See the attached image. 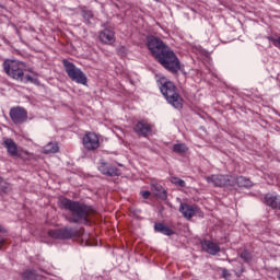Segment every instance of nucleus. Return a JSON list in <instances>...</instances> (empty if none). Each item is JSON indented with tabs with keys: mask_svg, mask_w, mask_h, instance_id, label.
<instances>
[{
	"mask_svg": "<svg viewBox=\"0 0 280 280\" xmlns=\"http://www.w3.org/2000/svg\"><path fill=\"white\" fill-rule=\"evenodd\" d=\"M83 148L90 152L97 150L100 148V136L97 133L88 131L82 139Z\"/></svg>",
	"mask_w": 280,
	"mask_h": 280,
	"instance_id": "nucleus-7",
	"label": "nucleus"
},
{
	"mask_svg": "<svg viewBox=\"0 0 280 280\" xmlns=\"http://www.w3.org/2000/svg\"><path fill=\"white\" fill-rule=\"evenodd\" d=\"M60 148L58 147V143L56 142H49L44 148V154H56V152H59Z\"/></svg>",
	"mask_w": 280,
	"mask_h": 280,
	"instance_id": "nucleus-19",
	"label": "nucleus"
},
{
	"mask_svg": "<svg viewBox=\"0 0 280 280\" xmlns=\"http://www.w3.org/2000/svg\"><path fill=\"white\" fill-rule=\"evenodd\" d=\"M4 231H5V229L0 225V233H3Z\"/></svg>",
	"mask_w": 280,
	"mask_h": 280,
	"instance_id": "nucleus-29",
	"label": "nucleus"
},
{
	"mask_svg": "<svg viewBox=\"0 0 280 280\" xmlns=\"http://www.w3.org/2000/svg\"><path fill=\"white\" fill-rule=\"evenodd\" d=\"M206 180L214 187H234L237 185V177L233 175H211L206 177Z\"/></svg>",
	"mask_w": 280,
	"mask_h": 280,
	"instance_id": "nucleus-6",
	"label": "nucleus"
},
{
	"mask_svg": "<svg viewBox=\"0 0 280 280\" xmlns=\"http://www.w3.org/2000/svg\"><path fill=\"white\" fill-rule=\"evenodd\" d=\"M171 183L173 185H177L178 187H185V180L178 178V177H172Z\"/></svg>",
	"mask_w": 280,
	"mask_h": 280,
	"instance_id": "nucleus-22",
	"label": "nucleus"
},
{
	"mask_svg": "<svg viewBox=\"0 0 280 280\" xmlns=\"http://www.w3.org/2000/svg\"><path fill=\"white\" fill-rule=\"evenodd\" d=\"M159 83L161 93L165 96L168 104L174 106V108H183V97L178 94V89H176L174 82L167 80L165 77H160Z\"/></svg>",
	"mask_w": 280,
	"mask_h": 280,
	"instance_id": "nucleus-4",
	"label": "nucleus"
},
{
	"mask_svg": "<svg viewBox=\"0 0 280 280\" xmlns=\"http://www.w3.org/2000/svg\"><path fill=\"white\" fill-rule=\"evenodd\" d=\"M3 145L11 156H19V147L16 145V142H14V140L10 138H4Z\"/></svg>",
	"mask_w": 280,
	"mask_h": 280,
	"instance_id": "nucleus-14",
	"label": "nucleus"
},
{
	"mask_svg": "<svg viewBox=\"0 0 280 280\" xmlns=\"http://www.w3.org/2000/svg\"><path fill=\"white\" fill-rule=\"evenodd\" d=\"M62 65L65 67L67 75L70 78V80H72V82H75L77 84H83V86H86L89 79L80 68L75 67L73 62H70L67 59L62 60Z\"/></svg>",
	"mask_w": 280,
	"mask_h": 280,
	"instance_id": "nucleus-5",
	"label": "nucleus"
},
{
	"mask_svg": "<svg viewBox=\"0 0 280 280\" xmlns=\"http://www.w3.org/2000/svg\"><path fill=\"white\" fill-rule=\"evenodd\" d=\"M188 150L189 148L185 143H177L173 145V152H176V154H185Z\"/></svg>",
	"mask_w": 280,
	"mask_h": 280,
	"instance_id": "nucleus-20",
	"label": "nucleus"
},
{
	"mask_svg": "<svg viewBox=\"0 0 280 280\" xmlns=\"http://www.w3.org/2000/svg\"><path fill=\"white\" fill-rule=\"evenodd\" d=\"M154 1L160 2L161 0H154Z\"/></svg>",
	"mask_w": 280,
	"mask_h": 280,
	"instance_id": "nucleus-31",
	"label": "nucleus"
},
{
	"mask_svg": "<svg viewBox=\"0 0 280 280\" xmlns=\"http://www.w3.org/2000/svg\"><path fill=\"white\" fill-rule=\"evenodd\" d=\"M272 43L275 45V47H277L278 49H280V37L272 39Z\"/></svg>",
	"mask_w": 280,
	"mask_h": 280,
	"instance_id": "nucleus-27",
	"label": "nucleus"
},
{
	"mask_svg": "<svg viewBox=\"0 0 280 280\" xmlns=\"http://www.w3.org/2000/svg\"><path fill=\"white\" fill-rule=\"evenodd\" d=\"M24 154H30V152L25 151Z\"/></svg>",
	"mask_w": 280,
	"mask_h": 280,
	"instance_id": "nucleus-30",
	"label": "nucleus"
},
{
	"mask_svg": "<svg viewBox=\"0 0 280 280\" xmlns=\"http://www.w3.org/2000/svg\"><path fill=\"white\" fill-rule=\"evenodd\" d=\"M43 276L36 273L35 270H25L22 273V280H42Z\"/></svg>",
	"mask_w": 280,
	"mask_h": 280,
	"instance_id": "nucleus-17",
	"label": "nucleus"
},
{
	"mask_svg": "<svg viewBox=\"0 0 280 280\" xmlns=\"http://www.w3.org/2000/svg\"><path fill=\"white\" fill-rule=\"evenodd\" d=\"M9 115L13 124L19 125L27 121V110L23 107H12Z\"/></svg>",
	"mask_w": 280,
	"mask_h": 280,
	"instance_id": "nucleus-8",
	"label": "nucleus"
},
{
	"mask_svg": "<svg viewBox=\"0 0 280 280\" xmlns=\"http://www.w3.org/2000/svg\"><path fill=\"white\" fill-rule=\"evenodd\" d=\"M154 229L158 233H162L163 235H174V231L163 223H155Z\"/></svg>",
	"mask_w": 280,
	"mask_h": 280,
	"instance_id": "nucleus-18",
	"label": "nucleus"
},
{
	"mask_svg": "<svg viewBox=\"0 0 280 280\" xmlns=\"http://www.w3.org/2000/svg\"><path fill=\"white\" fill-rule=\"evenodd\" d=\"M179 211L186 220H191L192 215H196L198 212V207L189 206L187 203H180Z\"/></svg>",
	"mask_w": 280,
	"mask_h": 280,
	"instance_id": "nucleus-12",
	"label": "nucleus"
},
{
	"mask_svg": "<svg viewBox=\"0 0 280 280\" xmlns=\"http://www.w3.org/2000/svg\"><path fill=\"white\" fill-rule=\"evenodd\" d=\"M4 73L12 78L13 80H19L20 82H34V77L32 74H27V69L25 68V63L18 60L7 59L2 63Z\"/></svg>",
	"mask_w": 280,
	"mask_h": 280,
	"instance_id": "nucleus-3",
	"label": "nucleus"
},
{
	"mask_svg": "<svg viewBox=\"0 0 280 280\" xmlns=\"http://www.w3.org/2000/svg\"><path fill=\"white\" fill-rule=\"evenodd\" d=\"M201 246L209 255H218V253H220V245H218V243H213L212 241H203Z\"/></svg>",
	"mask_w": 280,
	"mask_h": 280,
	"instance_id": "nucleus-15",
	"label": "nucleus"
},
{
	"mask_svg": "<svg viewBox=\"0 0 280 280\" xmlns=\"http://www.w3.org/2000/svg\"><path fill=\"white\" fill-rule=\"evenodd\" d=\"M222 275L226 280H231V272H229V270L223 269Z\"/></svg>",
	"mask_w": 280,
	"mask_h": 280,
	"instance_id": "nucleus-26",
	"label": "nucleus"
},
{
	"mask_svg": "<svg viewBox=\"0 0 280 280\" xmlns=\"http://www.w3.org/2000/svg\"><path fill=\"white\" fill-rule=\"evenodd\" d=\"M98 38L103 45H115V30L113 27H106L100 32Z\"/></svg>",
	"mask_w": 280,
	"mask_h": 280,
	"instance_id": "nucleus-10",
	"label": "nucleus"
},
{
	"mask_svg": "<svg viewBox=\"0 0 280 280\" xmlns=\"http://www.w3.org/2000/svg\"><path fill=\"white\" fill-rule=\"evenodd\" d=\"M0 191H3L4 194H7V191H10V185L5 184V182H3V178L0 177Z\"/></svg>",
	"mask_w": 280,
	"mask_h": 280,
	"instance_id": "nucleus-23",
	"label": "nucleus"
},
{
	"mask_svg": "<svg viewBox=\"0 0 280 280\" xmlns=\"http://www.w3.org/2000/svg\"><path fill=\"white\" fill-rule=\"evenodd\" d=\"M265 202L266 205H268V207H271V209H280V201H279V197L277 196L267 194L265 196Z\"/></svg>",
	"mask_w": 280,
	"mask_h": 280,
	"instance_id": "nucleus-16",
	"label": "nucleus"
},
{
	"mask_svg": "<svg viewBox=\"0 0 280 280\" xmlns=\"http://www.w3.org/2000/svg\"><path fill=\"white\" fill-rule=\"evenodd\" d=\"M48 235L54 240H71V237L75 235V232H73V230L69 228H63V229L50 230L48 232Z\"/></svg>",
	"mask_w": 280,
	"mask_h": 280,
	"instance_id": "nucleus-9",
	"label": "nucleus"
},
{
	"mask_svg": "<svg viewBox=\"0 0 280 280\" xmlns=\"http://www.w3.org/2000/svg\"><path fill=\"white\" fill-rule=\"evenodd\" d=\"M98 170L102 174H105L106 176H119V174H121L117 167L112 166L108 163L105 162H101V164L98 165Z\"/></svg>",
	"mask_w": 280,
	"mask_h": 280,
	"instance_id": "nucleus-13",
	"label": "nucleus"
},
{
	"mask_svg": "<svg viewBox=\"0 0 280 280\" xmlns=\"http://www.w3.org/2000/svg\"><path fill=\"white\" fill-rule=\"evenodd\" d=\"M140 194H141V196H142V198H143L144 200H148V198H150V196H151V192L148 191V190H143V191H141Z\"/></svg>",
	"mask_w": 280,
	"mask_h": 280,
	"instance_id": "nucleus-25",
	"label": "nucleus"
},
{
	"mask_svg": "<svg viewBox=\"0 0 280 280\" xmlns=\"http://www.w3.org/2000/svg\"><path fill=\"white\" fill-rule=\"evenodd\" d=\"M153 126L148 122V120H140L133 127V130L138 137H148L152 132Z\"/></svg>",
	"mask_w": 280,
	"mask_h": 280,
	"instance_id": "nucleus-11",
	"label": "nucleus"
},
{
	"mask_svg": "<svg viewBox=\"0 0 280 280\" xmlns=\"http://www.w3.org/2000/svg\"><path fill=\"white\" fill-rule=\"evenodd\" d=\"M83 16H84V19H92L93 18V13L91 11H85Z\"/></svg>",
	"mask_w": 280,
	"mask_h": 280,
	"instance_id": "nucleus-28",
	"label": "nucleus"
},
{
	"mask_svg": "<svg viewBox=\"0 0 280 280\" xmlns=\"http://www.w3.org/2000/svg\"><path fill=\"white\" fill-rule=\"evenodd\" d=\"M153 191H159L155 194V196H159L160 198H167V194L165 192V189H163L162 186H153Z\"/></svg>",
	"mask_w": 280,
	"mask_h": 280,
	"instance_id": "nucleus-21",
	"label": "nucleus"
},
{
	"mask_svg": "<svg viewBox=\"0 0 280 280\" xmlns=\"http://www.w3.org/2000/svg\"><path fill=\"white\" fill-rule=\"evenodd\" d=\"M59 205L62 209L70 211L72 222H75L77 224H89V215L93 213V208L67 198H61Z\"/></svg>",
	"mask_w": 280,
	"mask_h": 280,
	"instance_id": "nucleus-2",
	"label": "nucleus"
},
{
	"mask_svg": "<svg viewBox=\"0 0 280 280\" xmlns=\"http://www.w3.org/2000/svg\"><path fill=\"white\" fill-rule=\"evenodd\" d=\"M148 49L164 69L172 73L180 71V60H178L176 52L165 45L163 40L154 36L148 37Z\"/></svg>",
	"mask_w": 280,
	"mask_h": 280,
	"instance_id": "nucleus-1",
	"label": "nucleus"
},
{
	"mask_svg": "<svg viewBox=\"0 0 280 280\" xmlns=\"http://www.w3.org/2000/svg\"><path fill=\"white\" fill-rule=\"evenodd\" d=\"M241 257L244 259V261H250V253L244 250L242 254H241Z\"/></svg>",
	"mask_w": 280,
	"mask_h": 280,
	"instance_id": "nucleus-24",
	"label": "nucleus"
}]
</instances>
